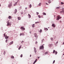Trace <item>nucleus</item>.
<instances>
[{
    "label": "nucleus",
    "instance_id": "nucleus-1",
    "mask_svg": "<svg viewBox=\"0 0 64 64\" xmlns=\"http://www.w3.org/2000/svg\"><path fill=\"white\" fill-rule=\"evenodd\" d=\"M12 2H10V3L8 5V7L9 8H10L11 7H12Z\"/></svg>",
    "mask_w": 64,
    "mask_h": 64
},
{
    "label": "nucleus",
    "instance_id": "nucleus-2",
    "mask_svg": "<svg viewBox=\"0 0 64 64\" xmlns=\"http://www.w3.org/2000/svg\"><path fill=\"white\" fill-rule=\"evenodd\" d=\"M44 48V46H42L40 47V49H43Z\"/></svg>",
    "mask_w": 64,
    "mask_h": 64
},
{
    "label": "nucleus",
    "instance_id": "nucleus-3",
    "mask_svg": "<svg viewBox=\"0 0 64 64\" xmlns=\"http://www.w3.org/2000/svg\"><path fill=\"white\" fill-rule=\"evenodd\" d=\"M7 26H9V25H11V24L10 23V22H7Z\"/></svg>",
    "mask_w": 64,
    "mask_h": 64
},
{
    "label": "nucleus",
    "instance_id": "nucleus-4",
    "mask_svg": "<svg viewBox=\"0 0 64 64\" xmlns=\"http://www.w3.org/2000/svg\"><path fill=\"white\" fill-rule=\"evenodd\" d=\"M20 29L21 30H22V31H24L25 30V28L23 27H22L20 28Z\"/></svg>",
    "mask_w": 64,
    "mask_h": 64
},
{
    "label": "nucleus",
    "instance_id": "nucleus-5",
    "mask_svg": "<svg viewBox=\"0 0 64 64\" xmlns=\"http://www.w3.org/2000/svg\"><path fill=\"white\" fill-rule=\"evenodd\" d=\"M62 11H61L60 12V13H64V10L63 9H62Z\"/></svg>",
    "mask_w": 64,
    "mask_h": 64
},
{
    "label": "nucleus",
    "instance_id": "nucleus-6",
    "mask_svg": "<svg viewBox=\"0 0 64 64\" xmlns=\"http://www.w3.org/2000/svg\"><path fill=\"white\" fill-rule=\"evenodd\" d=\"M60 15H59L58 16H57V18H58L56 19L57 20H59V19H60Z\"/></svg>",
    "mask_w": 64,
    "mask_h": 64
},
{
    "label": "nucleus",
    "instance_id": "nucleus-7",
    "mask_svg": "<svg viewBox=\"0 0 64 64\" xmlns=\"http://www.w3.org/2000/svg\"><path fill=\"white\" fill-rule=\"evenodd\" d=\"M14 42H13V41H12V42H10L9 44L10 45H11L12 44H13V43Z\"/></svg>",
    "mask_w": 64,
    "mask_h": 64
},
{
    "label": "nucleus",
    "instance_id": "nucleus-8",
    "mask_svg": "<svg viewBox=\"0 0 64 64\" xmlns=\"http://www.w3.org/2000/svg\"><path fill=\"white\" fill-rule=\"evenodd\" d=\"M17 12V9H15L14 12V14H16V13Z\"/></svg>",
    "mask_w": 64,
    "mask_h": 64
},
{
    "label": "nucleus",
    "instance_id": "nucleus-9",
    "mask_svg": "<svg viewBox=\"0 0 64 64\" xmlns=\"http://www.w3.org/2000/svg\"><path fill=\"white\" fill-rule=\"evenodd\" d=\"M37 59H36L35 61L34 62L33 64H35V63H36V62H37Z\"/></svg>",
    "mask_w": 64,
    "mask_h": 64
},
{
    "label": "nucleus",
    "instance_id": "nucleus-10",
    "mask_svg": "<svg viewBox=\"0 0 64 64\" xmlns=\"http://www.w3.org/2000/svg\"><path fill=\"white\" fill-rule=\"evenodd\" d=\"M9 38V37L7 36L6 35L5 36V39H8Z\"/></svg>",
    "mask_w": 64,
    "mask_h": 64
},
{
    "label": "nucleus",
    "instance_id": "nucleus-11",
    "mask_svg": "<svg viewBox=\"0 0 64 64\" xmlns=\"http://www.w3.org/2000/svg\"><path fill=\"white\" fill-rule=\"evenodd\" d=\"M34 37H37V33H34Z\"/></svg>",
    "mask_w": 64,
    "mask_h": 64
},
{
    "label": "nucleus",
    "instance_id": "nucleus-12",
    "mask_svg": "<svg viewBox=\"0 0 64 64\" xmlns=\"http://www.w3.org/2000/svg\"><path fill=\"white\" fill-rule=\"evenodd\" d=\"M34 50L35 53H36V49L35 48H34Z\"/></svg>",
    "mask_w": 64,
    "mask_h": 64
},
{
    "label": "nucleus",
    "instance_id": "nucleus-13",
    "mask_svg": "<svg viewBox=\"0 0 64 64\" xmlns=\"http://www.w3.org/2000/svg\"><path fill=\"white\" fill-rule=\"evenodd\" d=\"M32 27L33 28H34L35 27V24H33L32 25Z\"/></svg>",
    "mask_w": 64,
    "mask_h": 64
},
{
    "label": "nucleus",
    "instance_id": "nucleus-14",
    "mask_svg": "<svg viewBox=\"0 0 64 64\" xmlns=\"http://www.w3.org/2000/svg\"><path fill=\"white\" fill-rule=\"evenodd\" d=\"M52 26H53V27H55V25L54 24H53L52 25Z\"/></svg>",
    "mask_w": 64,
    "mask_h": 64
},
{
    "label": "nucleus",
    "instance_id": "nucleus-15",
    "mask_svg": "<svg viewBox=\"0 0 64 64\" xmlns=\"http://www.w3.org/2000/svg\"><path fill=\"white\" fill-rule=\"evenodd\" d=\"M18 20H20L21 19V18L20 17H18Z\"/></svg>",
    "mask_w": 64,
    "mask_h": 64
},
{
    "label": "nucleus",
    "instance_id": "nucleus-16",
    "mask_svg": "<svg viewBox=\"0 0 64 64\" xmlns=\"http://www.w3.org/2000/svg\"><path fill=\"white\" fill-rule=\"evenodd\" d=\"M17 4V2H16L14 4V6H16Z\"/></svg>",
    "mask_w": 64,
    "mask_h": 64
},
{
    "label": "nucleus",
    "instance_id": "nucleus-17",
    "mask_svg": "<svg viewBox=\"0 0 64 64\" xmlns=\"http://www.w3.org/2000/svg\"><path fill=\"white\" fill-rule=\"evenodd\" d=\"M44 54H48V52H46L44 53Z\"/></svg>",
    "mask_w": 64,
    "mask_h": 64
},
{
    "label": "nucleus",
    "instance_id": "nucleus-18",
    "mask_svg": "<svg viewBox=\"0 0 64 64\" xmlns=\"http://www.w3.org/2000/svg\"><path fill=\"white\" fill-rule=\"evenodd\" d=\"M11 58H12V59H14V57L13 56H11Z\"/></svg>",
    "mask_w": 64,
    "mask_h": 64
},
{
    "label": "nucleus",
    "instance_id": "nucleus-19",
    "mask_svg": "<svg viewBox=\"0 0 64 64\" xmlns=\"http://www.w3.org/2000/svg\"><path fill=\"white\" fill-rule=\"evenodd\" d=\"M44 40V39H43L42 40V43H43V42Z\"/></svg>",
    "mask_w": 64,
    "mask_h": 64
},
{
    "label": "nucleus",
    "instance_id": "nucleus-20",
    "mask_svg": "<svg viewBox=\"0 0 64 64\" xmlns=\"http://www.w3.org/2000/svg\"><path fill=\"white\" fill-rule=\"evenodd\" d=\"M21 46H22L21 45L20 46V47L18 48V50H20V49H21Z\"/></svg>",
    "mask_w": 64,
    "mask_h": 64
},
{
    "label": "nucleus",
    "instance_id": "nucleus-21",
    "mask_svg": "<svg viewBox=\"0 0 64 64\" xmlns=\"http://www.w3.org/2000/svg\"><path fill=\"white\" fill-rule=\"evenodd\" d=\"M48 28H44V30H46L47 31V30H48Z\"/></svg>",
    "mask_w": 64,
    "mask_h": 64
},
{
    "label": "nucleus",
    "instance_id": "nucleus-22",
    "mask_svg": "<svg viewBox=\"0 0 64 64\" xmlns=\"http://www.w3.org/2000/svg\"><path fill=\"white\" fill-rule=\"evenodd\" d=\"M28 17L29 18H31V15L29 14H28Z\"/></svg>",
    "mask_w": 64,
    "mask_h": 64
},
{
    "label": "nucleus",
    "instance_id": "nucleus-23",
    "mask_svg": "<svg viewBox=\"0 0 64 64\" xmlns=\"http://www.w3.org/2000/svg\"><path fill=\"white\" fill-rule=\"evenodd\" d=\"M43 15H46V14L45 12H43Z\"/></svg>",
    "mask_w": 64,
    "mask_h": 64
},
{
    "label": "nucleus",
    "instance_id": "nucleus-24",
    "mask_svg": "<svg viewBox=\"0 0 64 64\" xmlns=\"http://www.w3.org/2000/svg\"><path fill=\"white\" fill-rule=\"evenodd\" d=\"M8 18L9 19H11V16H8Z\"/></svg>",
    "mask_w": 64,
    "mask_h": 64
},
{
    "label": "nucleus",
    "instance_id": "nucleus-25",
    "mask_svg": "<svg viewBox=\"0 0 64 64\" xmlns=\"http://www.w3.org/2000/svg\"><path fill=\"white\" fill-rule=\"evenodd\" d=\"M48 2L49 3H50L51 2V1H50V0H48Z\"/></svg>",
    "mask_w": 64,
    "mask_h": 64
},
{
    "label": "nucleus",
    "instance_id": "nucleus-26",
    "mask_svg": "<svg viewBox=\"0 0 64 64\" xmlns=\"http://www.w3.org/2000/svg\"><path fill=\"white\" fill-rule=\"evenodd\" d=\"M35 24H37V23H39V22H36Z\"/></svg>",
    "mask_w": 64,
    "mask_h": 64
},
{
    "label": "nucleus",
    "instance_id": "nucleus-27",
    "mask_svg": "<svg viewBox=\"0 0 64 64\" xmlns=\"http://www.w3.org/2000/svg\"><path fill=\"white\" fill-rule=\"evenodd\" d=\"M31 7H32V5H31V4H30V8H31Z\"/></svg>",
    "mask_w": 64,
    "mask_h": 64
},
{
    "label": "nucleus",
    "instance_id": "nucleus-28",
    "mask_svg": "<svg viewBox=\"0 0 64 64\" xmlns=\"http://www.w3.org/2000/svg\"><path fill=\"white\" fill-rule=\"evenodd\" d=\"M55 50H54L53 52V53H54L55 52Z\"/></svg>",
    "mask_w": 64,
    "mask_h": 64
},
{
    "label": "nucleus",
    "instance_id": "nucleus-29",
    "mask_svg": "<svg viewBox=\"0 0 64 64\" xmlns=\"http://www.w3.org/2000/svg\"><path fill=\"white\" fill-rule=\"evenodd\" d=\"M20 57L21 58L22 57H23V54H21V55H20Z\"/></svg>",
    "mask_w": 64,
    "mask_h": 64
},
{
    "label": "nucleus",
    "instance_id": "nucleus-30",
    "mask_svg": "<svg viewBox=\"0 0 64 64\" xmlns=\"http://www.w3.org/2000/svg\"><path fill=\"white\" fill-rule=\"evenodd\" d=\"M40 33H41V32H42V30L41 29L40 30Z\"/></svg>",
    "mask_w": 64,
    "mask_h": 64
},
{
    "label": "nucleus",
    "instance_id": "nucleus-31",
    "mask_svg": "<svg viewBox=\"0 0 64 64\" xmlns=\"http://www.w3.org/2000/svg\"><path fill=\"white\" fill-rule=\"evenodd\" d=\"M6 54V52H5V51H4V55H5Z\"/></svg>",
    "mask_w": 64,
    "mask_h": 64
},
{
    "label": "nucleus",
    "instance_id": "nucleus-32",
    "mask_svg": "<svg viewBox=\"0 0 64 64\" xmlns=\"http://www.w3.org/2000/svg\"><path fill=\"white\" fill-rule=\"evenodd\" d=\"M39 6H41V3H40L39 4V5H38Z\"/></svg>",
    "mask_w": 64,
    "mask_h": 64
},
{
    "label": "nucleus",
    "instance_id": "nucleus-33",
    "mask_svg": "<svg viewBox=\"0 0 64 64\" xmlns=\"http://www.w3.org/2000/svg\"><path fill=\"white\" fill-rule=\"evenodd\" d=\"M50 39L52 41H53V39L52 38H50Z\"/></svg>",
    "mask_w": 64,
    "mask_h": 64
},
{
    "label": "nucleus",
    "instance_id": "nucleus-34",
    "mask_svg": "<svg viewBox=\"0 0 64 64\" xmlns=\"http://www.w3.org/2000/svg\"><path fill=\"white\" fill-rule=\"evenodd\" d=\"M57 51H56L55 52V54H56V55L57 54Z\"/></svg>",
    "mask_w": 64,
    "mask_h": 64
},
{
    "label": "nucleus",
    "instance_id": "nucleus-35",
    "mask_svg": "<svg viewBox=\"0 0 64 64\" xmlns=\"http://www.w3.org/2000/svg\"><path fill=\"white\" fill-rule=\"evenodd\" d=\"M38 16L39 18H41V16H40V15H38Z\"/></svg>",
    "mask_w": 64,
    "mask_h": 64
},
{
    "label": "nucleus",
    "instance_id": "nucleus-36",
    "mask_svg": "<svg viewBox=\"0 0 64 64\" xmlns=\"http://www.w3.org/2000/svg\"><path fill=\"white\" fill-rule=\"evenodd\" d=\"M55 60H54L53 62V64H54V63H55Z\"/></svg>",
    "mask_w": 64,
    "mask_h": 64
},
{
    "label": "nucleus",
    "instance_id": "nucleus-37",
    "mask_svg": "<svg viewBox=\"0 0 64 64\" xmlns=\"http://www.w3.org/2000/svg\"><path fill=\"white\" fill-rule=\"evenodd\" d=\"M58 42L57 41L56 43V44H58Z\"/></svg>",
    "mask_w": 64,
    "mask_h": 64
},
{
    "label": "nucleus",
    "instance_id": "nucleus-38",
    "mask_svg": "<svg viewBox=\"0 0 64 64\" xmlns=\"http://www.w3.org/2000/svg\"><path fill=\"white\" fill-rule=\"evenodd\" d=\"M7 41H8V40H6V43H7Z\"/></svg>",
    "mask_w": 64,
    "mask_h": 64
},
{
    "label": "nucleus",
    "instance_id": "nucleus-39",
    "mask_svg": "<svg viewBox=\"0 0 64 64\" xmlns=\"http://www.w3.org/2000/svg\"><path fill=\"white\" fill-rule=\"evenodd\" d=\"M36 44H37V43H38V42H36Z\"/></svg>",
    "mask_w": 64,
    "mask_h": 64
},
{
    "label": "nucleus",
    "instance_id": "nucleus-40",
    "mask_svg": "<svg viewBox=\"0 0 64 64\" xmlns=\"http://www.w3.org/2000/svg\"><path fill=\"white\" fill-rule=\"evenodd\" d=\"M24 42V41H22V42H21V43H22H22H23V42Z\"/></svg>",
    "mask_w": 64,
    "mask_h": 64
},
{
    "label": "nucleus",
    "instance_id": "nucleus-41",
    "mask_svg": "<svg viewBox=\"0 0 64 64\" xmlns=\"http://www.w3.org/2000/svg\"><path fill=\"white\" fill-rule=\"evenodd\" d=\"M56 9H59L60 8H59V7H57L56 8Z\"/></svg>",
    "mask_w": 64,
    "mask_h": 64
},
{
    "label": "nucleus",
    "instance_id": "nucleus-42",
    "mask_svg": "<svg viewBox=\"0 0 64 64\" xmlns=\"http://www.w3.org/2000/svg\"><path fill=\"white\" fill-rule=\"evenodd\" d=\"M6 34H4V37H5V35H6Z\"/></svg>",
    "mask_w": 64,
    "mask_h": 64
},
{
    "label": "nucleus",
    "instance_id": "nucleus-43",
    "mask_svg": "<svg viewBox=\"0 0 64 64\" xmlns=\"http://www.w3.org/2000/svg\"><path fill=\"white\" fill-rule=\"evenodd\" d=\"M61 4H64V3L63 2H61Z\"/></svg>",
    "mask_w": 64,
    "mask_h": 64
},
{
    "label": "nucleus",
    "instance_id": "nucleus-44",
    "mask_svg": "<svg viewBox=\"0 0 64 64\" xmlns=\"http://www.w3.org/2000/svg\"><path fill=\"white\" fill-rule=\"evenodd\" d=\"M22 36H24V34H22Z\"/></svg>",
    "mask_w": 64,
    "mask_h": 64
},
{
    "label": "nucleus",
    "instance_id": "nucleus-45",
    "mask_svg": "<svg viewBox=\"0 0 64 64\" xmlns=\"http://www.w3.org/2000/svg\"><path fill=\"white\" fill-rule=\"evenodd\" d=\"M21 14H23V12H21Z\"/></svg>",
    "mask_w": 64,
    "mask_h": 64
},
{
    "label": "nucleus",
    "instance_id": "nucleus-46",
    "mask_svg": "<svg viewBox=\"0 0 64 64\" xmlns=\"http://www.w3.org/2000/svg\"><path fill=\"white\" fill-rule=\"evenodd\" d=\"M36 14H37V15H38V14H39V13L37 12H36Z\"/></svg>",
    "mask_w": 64,
    "mask_h": 64
},
{
    "label": "nucleus",
    "instance_id": "nucleus-47",
    "mask_svg": "<svg viewBox=\"0 0 64 64\" xmlns=\"http://www.w3.org/2000/svg\"><path fill=\"white\" fill-rule=\"evenodd\" d=\"M20 36H21V35H22V34L21 33H20Z\"/></svg>",
    "mask_w": 64,
    "mask_h": 64
},
{
    "label": "nucleus",
    "instance_id": "nucleus-48",
    "mask_svg": "<svg viewBox=\"0 0 64 64\" xmlns=\"http://www.w3.org/2000/svg\"><path fill=\"white\" fill-rule=\"evenodd\" d=\"M40 56H38V59H39V58H40Z\"/></svg>",
    "mask_w": 64,
    "mask_h": 64
},
{
    "label": "nucleus",
    "instance_id": "nucleus-49",
    "mask_svg": "<svg viewBox=\"0 0 64 64\" xmlns=\"http://www.w3.org/2000/svg\"><path fill=\"white\" fill-rule=\"evenodd\" d=\"M46 5H48V4L47 3H46Z\"/></svg>",
    "mask_w": 64,
    "mask_h": 64
},
{
    "label": "nucleus",
    "instance_id": "nucleus-50",
    "mask_svg": "<svg viewBox=\"0 0 64 64\" xmlns=\"http://www.w3.org/2000/svg\"><path fill=\"white\" fill-rule=\"evenodd\" d=\"M20 9H22V7H21V6H20Z\"/></svg>",
    "mask_w": 64,
    "mask_h": 64
},
{
    "label": "nucleus",
    "instance_id": "nucleus-51",
    "mask_svg": "<svg viewBox=\"0 0 64 64\" xmlns=\"http://www.w3.org/2000/svg\"><path fill=\"white\" fill-rule=\"evenodd\" d=\"M64 42L62 43V45H64Z\"/></svg>",
    "mask_w": 64,
    "mask_h": 64
},
{
    "label": "nucleus",
    "instance_id": "nucleus-52",
    "mask_svg": "<svg viewBox=\"0 0 64 64\" xmlns=\"http://www.w3.org/2000/svg\"><path fill=\"white\" fill-rule=\"evenodd\" d=\"M30 34H31V32H30Z\"/></svg>",
    "mask_w": 64,
    "mask_h": 64
},
{
    "label": "nucleus",
    "instance_id": "nucleus-53",
    "mask_svg": "<svg viewBox=\"0 0 64 64\" xmlns=\"http://www.w3.org/2000/svg\"><path fill=\"white\" fill-rule=\"evenodd\" d=\"M30 57H31V54H30Z\"/></svg>",
    "mask_w": 64,
    "mask_h": 64
},
{
    "label": "nucleus",
    "instance_id": "nucleus-54",
    "mask_svg": "<svg viewBox=\"0 0 64 64\" xmlns=\"http://www.w3.org/2000/svg\"><path fill=\"white\" fill-rule=\"evenodd\" d=\"M27 9V8H26V10Z\"/></svg>",
    "mask_w": 64,
    "mask_h": 64
},
{
    "label": "nucleus",
    "instance_id": "nucleus-55",
    "mask_svg": "<svg viewBox=\"0 0 64 64\" xmlns=\"http://www.w3.org/2000/svg\"><path fill=\"white\" fill-rule=\"evenodd\" d=\"M62 18V17H60V18Z\"/></svg>",
    "mask_w": 64,
    "mask_h": 64
},
{
    "label": "nucleus",
    "instance_id": "nucleus-56",
    "mask_svg": "<svg viewBox=\"0 0 64 64\" xmlns=\"http://www.w3.org/2000/svg\"><path fill=\"white\" fill-rule=\"evenodd\" d=\"M1 6V4H0V7Z\"/></svg>",
    "mask_w": 64,
    "mask_h": 64
},
{
    "label": "nucleus",
    "instance_id": "nucleus-57",
    "mask_svg": "<svg viewBox=\"0 0 64 64\" xmlns=\"http://www.w3.org/2000/svg\"><path fill=\"white\" fill-rule=\"evenodd\" d=\"M38 37V36H37V38H36V39H37V38Z\"/></svg>",
    "mask_w": 64,
    "mask_h": 64
},
{
    "label": "nucleus",
    "instance_id": "nucleus-58",
    "mask_svg": "<svg viewBox=\"0 0 64 64\" xmlns=\"http://www.w3.org/2000/svg\"><path fill=\"white\" fill-rule=\"evenodd\" d=\"M45 45V44H43V45Z\"/></svg>",
    "mask_w": 64,
    "mask_h": 64
},
{
    "label": "nucleus",
    "instance_id": "nucleus-59",
    "mask_svg": "<svg viewBox=\"0 0 64 64\" xmlns=\"http://www.w3.org/2000/svg\"><path fill=\"white\" fill-rule=\"evenodd\" d=\"M54 17H55V16H54Z\"/></svg>",
    "mask_w": 64,
    "mask_h": 64
}]
</instances>
